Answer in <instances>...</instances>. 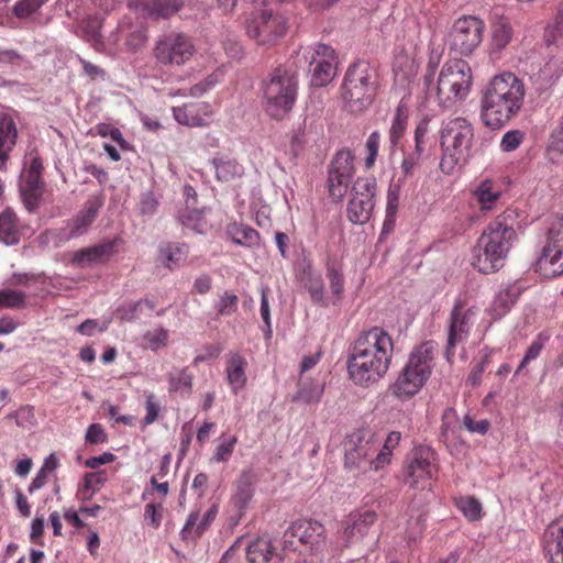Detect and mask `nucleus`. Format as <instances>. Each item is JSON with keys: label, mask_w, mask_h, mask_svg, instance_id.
Masks as SVG:
<instances>
[{"label": "nucleus", "mask_w": 563, "mask_h": 563, "mask_svg": "<svg viewBox=\"0 0 563 563\" xmlns=\"http://www.w3.org/2000/svg\"><path fill=\"white\" fill-rule=\"evenodd\" d=\"M544 556L550 563H563V520L550 523L543 532Z\"/></svg>", "instance_id": "nucleus-23"}, {"label": "nucleus", "mask_w": 563, "mask_h": 563, "mask_svg": "<svg viewBox=\"0 0 563 563\" xmlns=\"http://www.w3.org/2000/svg\"><path fill=\"white\" fill-rule=\"evenodd\" d=\"M227 234L233 243L244 245V241L246 240V227L243 223H230L227 229Z\"/></svg>", "instance_id": "nucleus-63"}, {"label": "nucleus", "mask_w": 563, "mask_h": 563, "mask_svg": "<svg viewBox=\"0 0 563 563\" xmlns=\"http://www.w3.org/2000/svg\"><path fill=\"white\" fill-rule=\"evenodd\" d=\"M325 276L329 280L331 294L339 301L344 292V275L342 264L335 258H328L325 263Z\"/></svg>", "instance_id": "nucleus-38"}, {"label": "nucleus", "mask_w": 563, "mask_h": 563, "mask_svg": "<svg viewBox=\"0 0 563 563\" xmlns=\"http://www.w3.org/2000/svg\"><path fill=\"white\" fill-rule=\"evenodd\" d=\"M297 279L300 282L305 290L310 295L311 301L320 307H328V301L324 297V283L321 274L312 268L310 262L302 265L297 274Z\"/></svg>", "instance_id": "nucleus-22"}, {"label": "nucleus", "mask_w": 563, "mask_h": 563, "mask_svg": "<svg viewBox=\"0 0 563 563\" xmlns=\"http://www.w3.org/2000/svg\"><path fill=\"white\" fill-rule=\"evenodd\" d=\"M227 375L229 384L234 391L243 388L245 384L244 358L238 353H230L227 360Z\"/></svg>", "instance_id": "nucleus-37"}, {"label": "nucleus", "mask_w": 563, "mask_h": 563, "mask_svg": "<svg viewBox=\"0 0 563 563\" xmlns=\"http://www.w3.org/2000/svg\"><path fill=\"white\" fill-rule=\"evenodd\" d=\"M102 202L97 197H90L84 205L82 209L69 223L68 239L77 238L85 234L88 228L93 223L99 214Z\"/></svg>", "instance_id": "nucleus-25"}, {"label": "nucleus", "mask_w": 563, "mask_h": 563, "mask_svg": "<svg viewBox=\"0 0 563 563\" xmlns=\"http://www.w3.org/2000/svg\"><path fill=\"white\" fill-rule=\"evenodd\" d=\"M211 114V106L208 102H188L173 108L174 119L187 126L207 125Z\"/></svg>", "instance_id": "nucleus-21"}, {"label": "nucleus", "mask_w": 563, "mask_h": 563, "mask_svg": "<svg viewBox=\"0 0 563 563\" xmlns=\"http://www.w3.org/2000/svg\"><path fill=\"white\" fill-rule=\"evenodd\" d=\"M115 241H103L89 247L80 249L73 254L71 265L78 268H88L107 263L115 252Z\"/></svg>", "instance_id": "nucleus-19"}, {"label": "nucleus", "mask_w": 563, "mask_h": 563, "mask_svg": "<svg viewBox=\"0 0 563 563\" xmlns=\"http://www.w3.org/2000/svg\"><path fill=\"white\" fill-rule=\"evenodd\" d=\"M199 512L191 511L186 520V523L180 532L184 540H196L200 536L195 534V530L199 525Z\"/></svg>", "instance_id": "nucleus-61"}, {"label": "nucleus", "mask_w": 563, "mask_h": 563, "mask_svg": "<svg viewBox=\"0 0 563 563\" xmlns=\"http://www.w3.org/2000/svg\"><path fill=\"white\" fill-rule=\"evenodd\" d=\"M379 87L377 69L366 60H357L349 66L341 86L343 109L352 114H361L374 102Z\"/></svg>", "instance_id": "nucleus-5"}, {"label": "nucleus", "mask_w": 563, "mask_h": 563, "mask_svg": "<svg viewBox=\"0 0 563 563\" xmlns=\"http://www.w3.org/2000/svg\"><path fill=\"white\" fill-rule=\"evenodd\" d=\"M525 139V133L520 130H511L504 134L500 148L504 152H512L519 147Z\"/></svg>", "instance_id": "nucleus-53"}, {"label": "nucleus", "mask_w": 563, "mask_h": 563, "mask_svg": "<svg viewBox=\"0 0 563 563\" xmlns=\"http://www.w3.org/2000/svg\"><path fill=\"white\" fill-rule=\"evenodd\" d=\"M246 511V479L244 473L234 484L232 496L227 506V512L232 526H236Z\"/></svg>", "instance_id": "nucleus-27"}, {"label": "nucleus", "mask_w": 563, "mask_h": 563, "mask_svg": "<svg viewBox=\"0 0 563 563\" xmlns=\"http://www.w3.org/2000/svg\"><path fill=\"white\" fill-rule=\"evenodd\" d=\"M128 5L144 16L159 20L178 13L184 7V0H128Z\"/></svg>", "instance_id": "nucleus-18"}, {"label": "nucleus", "mask_w": 563, "mask_h": 563, "mask_svg": "<svg viewBox=\"0 0 563 563\" xmlns=\"http://www.w3.org/2000/svg\"><path fill=\"white\" fill-rule=\"evenodd\" d=\"M379 143H380L379 132L378 131L372 132L369 134V136L367 137L366 144H365L366 151H367V156L365 158V166L367 168L373 167L375 164L377 153H378Z\"/></svg>", "instance_id": "nucleus-51"}, {"label": "nucleus", "mask_w": 563, "mask_h": 563, "mask_svg": "<svg viewBox=\"0 0 563 563\" xmlns=\"http://www.w3.org/2000/svg\"><path fill=\"white\" fill-rule=\"evenodd\" d=\"M305 64H309V71H311V84L314 87L327 86L335 75V67L328 59H317L314 55L310 57L303 55Z\"/></svg>", "instance_id": "nucleus-28"}, {"label": "nucleus", "mask_w": 563, "mask_h": 563, "mask_svg": "<svg viewBox=\"0 0 563 563\" xmlns=\"http://www.w3.org/2000/svg\"><path fill=\"white\" fill-rule=\"evenodd\" d=\"M295 538L312 555L322 554L327 549L325 528L317 520L300 519L294 521L284 533V549L297 550Z\"/></svg>", "instance_id": "nucleus-11"}, {"label": "nucleus", "mask_w": 563, "mask_h": 563, "mask_svg": "<svg viewBox=\"0 0 563 563\" xmlns=\"http://www.w3.org/2000/svg\"><path fill=\"white\" fill-rule=\"evenodd\" d=\"M192 385V375L187 368L176 371L169 375L170 391L190 393Z\"/></svg>", "instance_id": "nucleus-47"}, {"label": "nucleus", "mask_w": 563, "mask_h": 563, "mask_svg": "<svg viewBox=\"0 0 563 563\" xmlns=\"http://www.w3.org/2000/svg\"><path fill=\"white\" fill-rule=\"evenodd\" d=\"M514 31L506 18H499L492 24L490 54L500 53L512 40Z\"/></svg>", "instance_id": "nucleus-33"}, {"label": "nucleus", "mask_w": 563, "mask_h": 563, "mask_svg": "<svg viewBox=\"0 0 563 563\" xmlns=\"http://www.w3.org/2000/svg\"><path fill=\"white\" fill-rule=\"evenodd\" d=\"M354 156L349 150H340L328 168V188L333 199L341 200L347 189L354 174Z\"/></svg>", "instance_id": "nucleus-13"}, {"label": "nucleus", "mask_w": 563, "mask_h": 563, "mask_svg": "<svg viewBox=\"0 0 563 563\" xmlns=\"http://www.w3.org/2000/svg\"><path fill=\"white\" fill-rule=\"evenodd\" d=\"M107 481L108 475L106 471H98L86 474L82 489L84 497L91 498L92 495L97 493Z\"/></svg>", "instance_id": "nucleus-46"}, {"label": "nucleus", "mask_w": 563, "mask_h": 563, "mask_svg": "<svg viewBox=\"0 0 563 563\" xmlns=\"http://www.w3.org/2000/svg\"><path fill=\"white\" fill-rule=\"evenodd\" d=\"M324 386L313 379L305 378L300 375L298 380V390L291 397V401L296 404H318L321 400Z\"/></svg>", "instance_id": "nucleus-31"}, {"label": "nucleus", "mask_w": 563, "mask_h": 563, "mask_svg": "<svg viewBox=\"0 0 563 563\" xmlns=\"http://www.w3.org/2000/svg\"><path fill=\"white\" fill-rule=\"evenodd\" d=\"M400 183L401 178L398 179L397 184H390L387 192V206L386 213L389 219L391 217H396L399 206V197H400Z\"/></svg>", "instance_id": "nucleus-52"}, {"label": "nucleus", "mask_w": 563, "mask_h": 563, "mask_svg": "<svg viewBox=\"0 0 563 563\" xmlns=\"http://www.w3.org/2000/svg\"><path fill=\"white\" fill-rule=\"evenodd\" d=\"M523 291V287L519 283L508 284L499 292L496 294L489 314L494 320H499L506 316L514 305L517 302Z\"/></svg>", "instance_id": "nucleus-26"}, {"label": "nucleus", "mask_w": 563, "mask_h": 563, "mask_svg": "<svg viewBox=\"0 0 563 563\" xmlns=\"http://www.w3.org/2000/svg\"><path fill=\"white\" fill-rule=\"evenodd\" d=\"M21 238L20 220L11 208L0 213V241L7 245L18 244Z\"/></svg>", "instance_id": "nucleus-30"}, {"label": "nucleus", "mask_w": 563, "mask_h": 563, "mask_svg": "<svg viewBox=\"0 0 563 563\" xmlns=\"http://www.w3.org/2000/svg\"><path fill=\"white\" fill-rule=\"evenodd\" d=\"M428 133V122L426 120L419 122L415 130V147L411 151L420 156L426 152V136Z\"/></svg>", "instance_id": "nucleus-59"}, {"label": "nucleus", "mask_w": 563, "mask_h": 563, "mask_svg": "<svg viewBox=\"0 0 563 563\" xmlns=\"http://www.w3.org/2000/svg\"><path fill=\"white\" fill-rule=\"evenodd\" d=\"M243 167L233 161H220L216 164V175L218 179L228 181L240 175Z\"/></svg>", "instance_id": "nucleus-49"}, {"label": "nucleus", "mask_w": 563, "mask_h": 563, "mask_svg": "<svg viewBox=\"0 0 563 563\" xmlns=\"http://www.w3.org/2000/svg\"><path fill=\"white\" fill-rule=\"evenodd\" d=\"M85 439L88 443L100 444L108 441V434L100 423H92L88 427Z\"/></svg>", "instance_id": "nucleus-60"}, {"label": "nucleus", "mask_w": 563, "mask_h": 563, "mask_svg": "<svg viewBox=\"0 0 563 563\" xmlns=\"http://www.w3.org/2000/svg\"><path fill=\"white\" fill-rule=\"evenodd\" d=\"M344 465L347 468L362 467L363 463L369 464V461L373 460L372 456L376 452L374 445L362 438H357V441L349 439L344 443Z\"/></svg>", "instance_id": "nucleus-24"}, {"label": "nucleus", "mask_w": 563, "mask_h": 563, "mask_svg": "<svg viewBox=\"0 0 563 563\" xmlns=\"http://www.w3.org/2000/svg\"><path fill=\"white\" fill-rule=\"evenodd\" d=\"M19 139L18 124L14 117L8 112H0V170H8L11 153Z\"/></svg>", "instance_id": "nucleus-20"}, {"label": "nucleus", "mask_w": 563, "mask_h": 563, "mask_svg": "<svg viewBox=\"0 0 563 563\" xmlns=\"http://www.w3.org/2000/svg\"><path fill=\"white\" fill-rule=\"evenodd\" d=\"M434 461L435 452L430 446L419 445L413 448L408 454L404 467L405 482L413 487L419 479L431 478L438 471Z\"/></svg>", "instance_id": "nucleus-14"}, {"label": "nucleus", "mask_w": 563, "mask_h": 563, "mask_svg": "<svg viewBox=\"0 0 563 563\" xmlns=\"http://www.w3.org/2000/svg\"><path fill=\"white\" fill-rule=\"evenodd\" d=\"M374 207L375 201H364L352 197L347 203V219L355 224L366 223L372 216Z\"/></svg>", "instance_id": "nucleus-40"}, {"label": "nucleus", "mask_w": 563, "mask_h": 563, "mask_svg": "<svg viewBox=\"0 0 563 563\" xmlns=\"http://www.w3.org/2000/svg\"><path fill=\"white\" fill-rule=\"evenodd\" d=\"M179 221L183 225L188 227L197 232H202L206 224L200 211H185L179 214Z\"/></svg>", "instance_id": "nucleus-55"}, {"label": "nucleus", "mask_w": 563, "mask_h": 563, "mask_svg": "<svg viewBox=\"0 0 563 563\" xmlns=\"http://www.w3.org/2000/svg\"><path fill=\"white\" fill-rule=\"evenodd\" d=\"M510 214H499L490 221L472 250V265L482 274L500 271L510 250L518 240Z\"/></svg>", "instance_id": "nucleus-3"}, {"label": "nucleus", "mask_w": 563, "mask_h": 563, "mask_svg": "<svg viewBox=\"0 0 563 563\" xmlns=\"http://www.w3.org/2000/svg\"><path fill=\"white\" fill-rule=\"evenodd\" d=\"M394 353L391 336L380 327L363 331L349 350L346 369L360 387L377 384L388 372Z\"/></svg>", "instance_id": "nucleus-1"}, {"label": "nucleus", "mask_w": 563, "mask_h": 563, "mask_svg": "<svg viewBox=\"0 0 563 563\" xmlns=\"http://www.w3.org/2000/svg\"><path fill=\"white\" fill-rule=\"evenodd\" d=\"M239 299L234 294L225 292L218 301L216 308L220 316H230L238 309Z\"/></svg>", "instance_id": "nucleus-57"}, {"label": "nucleus", "mask_w": 563, "mask_h": 563, "mask_svg": "<svg viewBox=\"0 0 563 563\" xmlns=\"http://www.w3.org/2000/svg\"><path fill=\"white\" fill-rule=\"evenodd\" d=\"M376 179L375 177H358L352 187V197L358 200L375 201Z\"/></svg>", "instance_id": "nucleus-42"}, {"label": "nucleus", "mask_w": 563, "mask_h": 563, "mask_svg": "<svg viewBox=\"0 0 563 563\" xmlns=\"http://www.w3.org/2000/svg\"><path fill=\"white\" fill-rule=\"evenodd\" d=\"M156 308V302L150 298H143L135 302L124 303L117 309V314L121 321L133 322L143 316H151Z\"/></svg>", "instance_id": "nucleus-32"}, {"label": "nucleus", "mask_w": 563, "mask_h": 563, "mask_svg": "<svg viewBox=\"0 0 563 563\" xmlns=\"http://www.w3.org/2000/svg\"><path fill=\"white\" fill-rule=\"evenodd\" d=\"M455 506L470 521L479 520L483 516L482 504L474 496L460 497Z\"/></svg>", "instance_id": "nucleus-43"}, {"label": "nucleus", "mask_w": 563, "mask_h": 563, "mask_svg": "<svg viewBox=\"0 0 563 563\" xmlns=\"http://www.w3.org/2000/svg\"><path fill=\"white\" fill-rule=\"evenodd\" d=\"M188 253L189 247L185 243H167L159 249V257L169 269H174L184 263Z\"/></svg>", "instance_id": "nucleus-35"}, {"label": "nucleus", "mask_w": 563, "mask_h": 563, "mask_svg": "<svg viewBox=\"0 0 563 563\" xmlns=\"http://www.w3.org/2000/svg\"><path fill=\"white\" fill-rule=\"evenodd\" d=\"M422 156L409 152H404V158L400 165L404 178H410L413 176L416 169L420 166Z\"/></svg>", "instance_id": "nucleus-50"}, {"label": "nucleus", "mask_w": 563, "mask_h": 563, "mask_svg": "<svg viewBox=\"0 0 563 563\" xmlns=\"http://www.w3.org/2000/svg\"><path fill=\"white\" fill-rule=\"evenodd\" d=\"M494 184L492 180H483L474 190V196L476 197L481 209L490 210L494 203L500 197L499 190H494Z\"/></svg>", "instance_id": "nucleus-41"}, {"label": "nucleus", "mask_w": 563, "mask_h": 563, "mask_svg": "<svg viewBox=\"0 0 563 563\" xmlns=\"http://www.w3.org/2000/svg\"><path fill=\"white\" fill-rule=\"evenodd\" d=\"M280 556L267 538L249 543V563H280Z\"/></svg>", "instance_id": "nucleus-29"}, {"label": "nucleus", "mask_w": 563, "mask_h": 563, "mask_svg": "<svg viewBox=\"0 0 563 563\" xmlns=\"http://www.w3.org/2000/svg\"><path fill=\"white\" fill-rule=\"evenodd\" d=\"M464 305L462 300H456L450 314V325L448 333V343L445 354L450 358L454 354V347L457 341L466 338L470 331V323L472 317L475 314L474 308H468L462 311Z\"/></svg>", "instance_id": "nucleus-16"}, {"label": "nucleus", "mask_w": 563, "mask_h": 563, "mask_svg": "<svg viewBox=\"0 0 563 563\" xmlns=\"http://www.w3.org/2000/svg\"><path fill=\"white\" fill-rule=\"evenodd\" d=\"M195 53L192 38L186 33L175 31L161 35L153 48V56L162 66H184Z\"/></svg>", "instance_id": "nucleus-10"}, {"label": "nucleus", "mask_w": 563, "mask_h": 563, "mask_svg": "<svg viewBox=\"0 0 563 563\" xmlns=\"http://www.w3.org/2000/svg\"><path fill=\"white\" fill-rule=\"evenodd\" d=\"M244 537H240L233 545L230 547L229 550L223 554L220 563H236L241 559V547L243 543Z\"/></svg>", "instance_id": "nucleus-64"}, {"label": "nucleus", "mask_w": 563, "mask_h": 563, "mask_svg": "<svg viewBox=\"0 0 563 563\" xmlns=\"http://www.w3.org/2000/svg\"><path fill=\"white\" fill-rule=\"evenodd\" d=\"M408 123V108L400 102L396 108L391 126L389 129V147L390 152H395L406 131Z\"/></svg>", "instance_id": "nucleus-36"}, {"label": "nucleus", "mask_w": 563, "mask_h": 563, "mask_svg": "<svg viewBox=\"0 0 563 563\" xmlns=\"http://www.w3.org/2000/svg\"><path fill=\"white\" fill-rule=\"evenodd\" d=\"M43 190L44 183L42 178L24 176V181L21 186V195L23 202L30 212H33L38 208Z\"/></svg>", "instance_id": "nucleus-34"}, {"label": "nucleus", "mask_w": 563, "mask_h": 563, "mask_svg": "<svg viewBox=\"0 0 563 563\" xmlns=\"http://www.w3.org/2000/svg\"><path fill=\"white\" fill-rule=\"evenodd\" d=\"M489 357L490 353L486 351L484 355L481 357V360L477 361L472 367V371L467 377V383L471 384L473 387L478 386L481 384L482 374L484 373L485 368L489 363Z\"/></svg>", "instance_id": "nucleus-54"}, {"label": "nucleus", "mask_w": 563, "mask_h": 563, "mask_svg": "<svg viewBox=\"0 0 563 563\" xmlns=\"http://www.w3.org/2000/svg\"><path fill=\"white\" fill-rule=\"evenodd\" d=\"M525 86L512 73L495 76L482 90L481 119L484 125L498 130L522 107Z\"/></svg>", "instance_id": "nucleus-2"}, {"label": "nucleus", "mask_w": 563, "mask_h": 563, "mask_svg": "<svg viewBox=\"0 0 563 563\" xmlns=\"http://www.w3.org/2000/svg\"><path fill=\"white\" fill-rule=\"evenodd\" d=\"M435 346L433 341H424L411 350L406 364L388 387L391 396L407 401L422 389L432 375Z\"/></svg>", "instance_id": "nucleus-4"}, {"label": "nucleus", "mask_w": 563, "mask_h": 563, "mask_svg": "<svg viewBox=\"0 0 563 563\" xmlns=\"http://www.w3.org/2000/svg\"><path fill=\"white\" fill-rule=\"evenodd\" d=\"M563 37V2L560 4L558 15L551 29L547 30V44H554L558 38Z\"/></svg>", "instance_id": "nucleus-58"}, {"label": "nucleus", "mask_w": 563, "mask_h": 563, "mask_svg": "<svg viewBox=\"0 0 563 563\" xmlns=\"http://www.w3.org/2000/svg\"><path fill=\"white\" fill-rule=\"evenodd\" d=\"M377 520V514L374 510H356L349 515L343 528V545L350 547L362 540L369 532Z\"/></svg>", "instance_id": "nucleus-17"}, {"label": "nucleus", "mask_w": 563, "mask_h": 563, "mask_svg": "<svg viewBox=\"0 0 563 563\" xmlns=\"http://www.w3.org/2000/svg\"><path fill=\"white\" fill-rule=\"evenodd\" d=\"M167 342L168 331L163 328L148 330L143 335V345L152 351L166 346Z\"/></svg>", "instance_id": "nucleus-45"}, {"label": "nucleus", "mask_w": 563, "mask_h": 563, "mask_svg": "<svg viewBox=\"0 0 563 563\" xmlns=\"http://www.w3.org/2000/svg\"><path fill=\"white\" fill-rule=\"evenodd\" d=\"M533 267L536 273L548 279L563 274V218L550 222L545 243Z\"/></svg>", "instance_id": "nucleus-9"}, {"label": "nucleus", "mask_w": 563, "mask_h": 563, "mask_svg": "<svg viewBox=\"0 0 563 563\" xmlns=\"http://www.w3.org/2000/svg\"><path fill=\"white\" fill-rule=\"evenodd\" d=\"M262 1L253 0L252 25L249 24V36L252 35L258 44H271L283 35L276 18H273L272 10L261 9Z\"/></svg>", "instance_id": "nucleus-15"}, {"label": "nucleus", "mask_w": 563, "mask_h": 563, "mask_svg": "<svg viewBox=\"0 0 563 563\" xmlns=\"http://www.w3.org/2000/svg\"><path fill=\"white\" fill-rule=\"evenodd\" d=\"M473 82L472 69L463 59L446 62L440 71L437 85V98L442 107H450L464 100Z\"/></svg>", "instance_id": "nucleus-7"}, {"label": "nucleus", "mask_w": 563, "mask_h": 563, "mask_svg": "<svg viewBox=\"0 0 563 563\" xmlns=\"http://www.w3.org/2000/svg\"><path fill=\"white\" fill-rule=\"evenodd\" d=\"M48 0H18L12 7V13L20 20L31 19L38 13Z\"/></svg>", "instance_id": "nucleus-44"}, {"label": "nucleus", "mask_w": 563, "mask_h": 563, "mask_svg": "<svg viewBox=\"0 0 563 563\" xmlns=\"http://www.w3.org/2000/svg\"><path fill=\"white\" fill-rule=\"evenodd\" d=\"M401 433L399 431H391L388 433L382 450L376 454L374 460L369 461V468L378 471L386 464L390 463L393 450L399 445Z\"/></svg>", "instance_id": "nucleus-39"}, {"label": "nucleus", "mask_w": 563, "mask_h": 563, "mask_svg": "<svg viewBox=\"0 0 563 563\" xmlns=\"http://www.w3.org/2000/svg\"><path fill=\"white\" fill-rule=\"evenodd\" d=\"M485 24L474 15H464L459 18L450 33L449 46L460 55H471L482 43Z\"/></svg>", "instance_id": "nucleus-12"}, {"label": "nucleus", "mask_w": 563, "mask_h": 563, "mask_svg": "<svg viewBox=\"0 0 563 563\" xmlns=\"http://www.w3.org/2000/svg\"><path fill=\"white\" fill-rule=\"evenodd\" d=\"M26 296L13 289L0 290V308L19 309L25 306Z\"/></svg>", "instance_id": "nucleus-48"}, {"label": "nucleus", "mask_w": 563, "mask_h": 563, "mask_svg": "<svg viewBox=\"0 0 563 563\" xmlns=\"http://www.w3.org/2000/svg\"><path fill=\"white\" fill-rule=\"evenodd\" d=\"M236 440L234 438H230L221 442L214 451L213 460L217 462H224L229 460V457L233 453V448Z\"/></svg>", "instance_id": "nucleus-62"}, {"label": "nucleus", "mask_w": 563, "mask_h": 563, "mask_svg": "<svg viewBox=\"0 0 563 563\" xmlns=\"http://www.w3.org/2000/svg\"><path fill=\"white\" fill-rule=\"evenodd\" d=\"M297 88L298 80L294 73L276 68L269 80L263 81L267 113L275 119H282L288 113L296 101Z\"/></svg>", "instance_id": "nucleus-8"}, {"label": "nucleus", "mask_w": 563, "mask_h": 563, "mask_svg": "<svg viewBox=\"0 0 563 563\" xmlns=\"http://www.w3.org/2000/svg\"><path fill=\"white\" fill-rule=\"evenodd\" d=\"M473 136V128L464 118H455L446 123L441 132L443 154L440 168L442 172L451 174L456 165L466 162Z\"/></svg>", "instance_id": "nucleus-6"}, {"label": "nucleus", "mask_w": 563, "mask_h": 563, "mask_svg": "<svg viewBox=\"0 0 563 563\" xmlns=\"http://www.w3.org/2000/svg\"><path fill=\"white\" fill-rule=\"evenodd\" d=\"M110 321L99 322L96 319H87L77 327V332L85 336H92L96 332H104Z\"/></svg>", "instance_id": "nucleus-56"}]
</instances>
